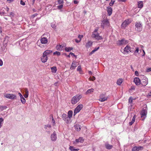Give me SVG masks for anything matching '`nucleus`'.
I'll use <instances>...</instances> for the list:
<instances>
[{"mask_svg": "<svg viewBox=\"0 0 151 151\" xmlns=\"http://www.w3.org/2000/svg\"><path fill=\"white\" fill-rule=\"evenodd\" d=\"M121 52L123 54H125L129 53V52H133L134 51V47H131L129 45H127L124 49L121 48L120 50Z\"/></svg>", "mask_w": 151, "mask_h": 151, "instance_id": "1", "label": "nucleus"}, {"mask_svg": "<svg viewBox=\"0 0 151 151\" xmlns=\"http://www.w3.org/2000/svg\"><path fill=\"white\" fill-rule=\"evenodd\" d=\"M82 96L78 94L73 96L71 102L73 104H75L78 102L81 98Z\"/></svg>", "mask_w": 151, "mask_h": 151, "instance_id": "2", "label": "nucleus"}, {"mask_svg": "<svg viewBox=\"0 0 151 151\" xmlns=\"http://www.w3.org/2000/svg\"><path fill=\"white\" fill-rule=\"evenodd\" d=\"M135 30L136 31L140 32L142 29V25L140 22H137L135 24Z\"/></svg>", "mask_w": 151, "mask_h": 151, "instance_id": "3", "label": "nucleus"}, {"mask_svg": "<svg viewBox=\"0 0 151 151\" xmlns=\"http://www.w3.org/2000/svg\"><path fill=\"white\" fill-rule=\"evenodd\" d=\"M147 110V107H144L142 109V110L140 113V114L141 115V117L142 118H143V119H144L146 117Z\"/></svg>", "mask_w": 151, "mask_h": 151, "instance_id": "4", "label": "nucleus"}, {"mask_svg": "<svg viewBox=\"0 0 151 151\" xmlns=\"http://www.w3.org/2000/svg\"><path fill=\"white\" fill-rule=\"evenodd\" d=\"M4 96L6 98L13 100L17 99V96L13 94L7 93L4 95Z\"/></svg>", "mask_w": 151, "mask_h": 151, "instance_id": "5", "label": "nucleus"}, {"mask_svg": "<svg viewBox=\"0 0 151 151\" xmlns=\"http://www.w3.org/2000/svg\"><path fill=\"white\" fill-rule=\"evenodd\" d=\"M143 78L142 79L141 82V84L142 86H145L148 83V79L144 76H142Z\"/></svg>", "mask_w": 151, "mask_h": 151, "instance_id": "6", "label": "nucleus"}, {"mask_svg": "<svg viewBox=\"0 0 151 151\" xmlns=\"http://www.w3.org/2000/svg\"><path fill=\"white\" fill-rule=\"evenodd\" d=\"M128 43V41L124 39H122L120 40H118L116 42V44L118 45L121 46L126 45Z\"/></svg>", "mask_w": 151, "mask_h": 151, "instance_id": "7", "label": "nucleus"}, {"mask_svg": "<svg viewBox=\"0 0 151 151\" xmlns=\"http://www.w3.org/2000/svg\"><path fill=\"white\" fill-rule=\"evenodd\" d=\"M83 107L82 104L79 105L75 109L74 112V116H75L77 113L79 112Z\"/></svg>", "mask_w": 151, "mask_h": 151, "instance_id": "8", "label": "nucleus"}, {"mask_svg": "<svg viewBox=\"0 0 151 151\" xmlns=\"http://www.w3.org/2000/svg\"><path fill=\"white\" fill-rule=\"evenodd\" d=\"M109 23L108 20L107 19H104L101 24L102 27L104 28V27L109 26Z\"/></svg>", "mask_w": 151, "mask_h": 151, "instance_id": "9", "label": "nucleus"}, {"mask_svg": "<svg viewBox=\"0 0 151 151\" xmlns=\"http://www.w3.org/2000/svg\"><path fill=\"white\" fill-rule=\"evenodd\" d=\"M131 22L129 19H126L122 23L121 27L122 28H125Z\"/></svg>", "mask_w": 151, "mask_h": 151, "instance_id": "10", "label": "nucleus"}, {"mask_svg": "<svg viewBox=\"0 0 151 151\" xmlns=\"http://www.w3.org/2000/svg\"><path fill=\"white\" fill-rule=\"evenodd\" d=\"M57 134L55 131H54L50 136L51 140L52 142L55 141L57 139Z\"/></svg>", "mask_w": 151, "mask_h": 151, "instance_id": "11", "label": "nucleus"}, {"mask_svg": "<svg viewBox=\"0 0 151 151\" xmlns=\"http://www.w3.org/2000/svg\"><path fill=\"white\" fill-rule=\"evenodd\" d=\"M45 36V35H43L40 39L41 42L42 44H47L48 42V39H47V37L44 36Z\"/></svg>", "mask_w": 151, "mask_h": 151, "instance_id": "12", "label": "nucleus"}, {"mask_svg": "<svg viewBox=\"0 0 151 151\" xmlns=\"http://www.w3.org/2000/svg\"><path fill=\"white\" fill-rule=\"evenodd\" d=\"M92 37L97 40H101L102 39V37L99 35V34L98 33H96L95 34H92Z\"/></svg>", "mask_w": 151, "mask_h": 151, "instance_id": "13", "label": "nucleus"}, {"mask_svg": "<svg viewBox=\"0 0 151 151\" xmlns=\"http://www.w3.org/2000/svg\"><path fill=\"white\" fill-rule=\"evenodd\" d=\"M62 118L66 123H68L70 121V119H69L68 115L66 114H63L62 115Z\"/></svg>", "mask_w": 151, "mask_h": 151, "instance_id": "14", "label": "nucleus"}, {"mask_svg": "<svg viewBox=\"0 0 151 151\" xmlns=\"http://www.w3.org/2000/svg\"><path fill=\"white\" fill-rule=\"evenodd\" d=\"M52 51L50 50H47L45 51L43 54V55H45L46 56L48 57L50 56V55L52 53Z\"/></svg>", "mask_w": 151, "mask_h": 151, "instance_id": "15", "label": "nucleus"}, {"mask_svg": "<svg viewBox=\"0 0 151 151\" xmlns=\"http://www.w3.org/2000/svg\"><path fill=\"white\" fill-rule=\"evenodd\" d=\"M134 82L136 85L138 86L141 84V80L139 78L136 77L134 79Z\"/></svg>", "mask_w": 151, "mask_h": 151, "instance_id": "16", "label": "nucleus"}, {"mask_svg": "<svg viewBox=\"0 0 151 151\" xmlns=\"http://www.w3.org/2000/svg\"><path fill=\"white\" fill-rule=\"evenodd\" d=\"M143 149V147L142 146L137 147L135 146L132 149V151H139Z\"/></svg>", "mask_w": 151, "mask_h": 151, "instance_id": "17", "label": "nucleus"}, {"mask_svg": "<svg viewBox=\"0 0 151 151\" xmlns=\"http://www.w3.org/2000/svg\"><path fill=\"white\" fill-rule=\"evenodd\" d=\"M41 60L42 62L45 63L47 62V60L48 59V57L46 56L45 55H43L41 57Z\"/></svg>", "mask_w": 151, "mask_h": 151, "instance_id": "18", "label": "nucleus"}, {"mask_svg": "<svg viewBox=\"0 0 151 151\" xmlns=\"http://www.w3.org/2000/svg\"><path fill=\"white\" fill-rule=\"evenodd\" d=\"M77 63L76 62H73L70 67V69L71 70L74 69L78 65Z\"/></svg>", "mask_w": 151, "mask_h": 151, "instance_id": "19", "label": "nucleus"}, {"mask_svg": "<svg viewBox=\"0 0 151 151\" xmlns=\"http://www.w3.org/2000/svg\"><path fill=\"white\" fill-rule=\"evenodd\" d=\"M107 11L108 12V15L109 16H110L112 14V9L109 6L107 7Z\"/></svg>", "mask_w": 151, "mask_h": 151, "instance_id": "20", "label": "nucleus"}, {"mask_svg": "<svg viewBox=\"0 0 151 151\" xmlns=\"http://www.w3.org/2000/svg\"><path fill=\"white\" fill-rule=\"evenodd\" d=\"M24 91L25 93V94L24 95V97L26 98L28 97L29 91L27 88H25L24 89Z\"/></svg>", "mask_w": 151, "mask_h": 151, "instance_id": "21", "label": "nucleus"}, {"mask_svg": "<svg viewBox=\"0 0 151 151\" xmlns=\"http://www.w3.org/2000/svg\"><path fill=\"white\" fill-rule=\"evenodd\" d=\"M84 141L83 138L82 137H80L78 139H76L75 140V141L74 142H76V143L78 142H83Z\"/></svg>", "mask_w": 151, "mask_h": 151, "instance_id": "22", "label": "nucleus"}, {"mask_svg": "<svg viewBox=\"0 0 151 151\" xmlns=\"http://www.w3.org/2000/svg\"><path fill=\"white\" fill-rule=\"evenodd\" d=\"M51 72L52 73H55L57 71V68L55 66H53L50 68Z\"/></svg>", "mask_w": 151, "mask_h": 151, "instance_id": "23", "label": "nucleus"}, {"mask_svg": "<svg viewBox=\"0 0 151 151\" xmlns=\"http://www.w3.org/2000/svg\"><path fill=\"white\" fill-rule=\"evenodd\" d=\"M69 148L71 151H78L79 150V148H75L74 147L72 146H70Z\"/></svg>", "mask_w": 151, "mask_h": 151, "instance_id": "24", "label": "nucleus"}, {"mask_svg": "<svg viewBox=\"0 0 151 151\" xmlns=\"http://www.w3.org/2000/svg\"><path fill=\"white\" fill-rule=\"evenodd\" d=\"M138 7L139 8H141L143 6V2L142 1H139L138 2Z\"/></svg>", "mask_w": 151, "mask_h": 151, "instance_id": "25", "label": "nucleus"}, {"mask_svg": "<svg viewBox=\"0 0 151 151\" xmlns=\"http://www.w3.org/2000/svg\"><path fill=\"white\" fill-rule=\"evenodd\" d=\"M73 115V111L71 110L69 111L68 112V117L69 118V119H70V118L72 117Z\"/></svg>", "mask_w": 151, "mask_h": 151, "instance_id": "26", "label": "nucleus"}, {"mask_svg": "<svg viewBox=\"0 0 151 151\" xmlns=\"http://www.w3.org/2000/svg\"><path fill=\"white\" fill-rule=\"evenodd\" d=\"M76 130L77 131H80L81 129L80 126L78 124H76L74 126Z\"/></svg>", "mask_w": 151, "mask_h": 151, "instance_id": "27", "label": "nucleus"}, {"mask_svg": "<svg viewBox=\"0 0 151 151\" xmlns=\"http://www.w3.org/2000/svg\"><path fill=\"white\" fill-rule=\"evenodd\" d=\"M94 89L93 88H91L90 89H89L85 93V94L86 95L90 94L92 92H93V91Z\"/></svg>", "mask_w": 151, "mask_h": 151, "instance_id": "28", "label": "nucleus"}, {"mask_svg": "<svg viewBox=\"0 0 151 151\" xmlns=\"http://www.w3.org/2000/svg\"><path fill=\"white\" fill-rule=\"evenodd\" d=\"M102 95L101 96L100 98L99 99V101L101 102H104L107 99V98L106 97H102Z\"/></svg>", "mask_w": 151, "mask_h": 151, "instance_id": "29", "label": "nucleus"}, {"mask_svg": "<svg viewBox=\"0 0 151 151\" xmlns=\"http://www.w3.org/2000/svg\"><path fill=\"white\" fill-rule=\"evenodd\" d=\"M92 42L91 41H88L86 43V47L88 48L91 47L92 44Z\"/></svg>", "mask_w": 151, "mask_h": 151, "instance_id": "30", "label": "nucleus"}, {"mask_svg": "<svg viewBox=\"0 0 151 151\" xmlns=\"http://www.w3.org/2000/svg\"><path fill=\"white\" fill-rule=\"evenodd\" d=\"M133 99L132 96H130L129 99V103L130 104L129 106H132V104L133 102Z\"/></svg>", "mask_w": 151, "mask_h": 151, "instance_id": "31", "label": "nucleus"}, {"mask_svg": "<svg viewBox=\"0 0 151 151\" xmlns=\"http://www.w3.org/2000/svg\"><path fill=\"white\" fill-rule=\"evenodd\" d=\"M63 47V46L61 45H57L56 48L58 50H61L62 49Z\"/></svg>", "mask_w": 151, "mask_h": 151, "instance_id": "32", "label": "nucleus"}, {"mask_svg": "<svg viewBox=\"0 0 151 151\" xmlns=\"http://www.w3.org/2000/svg\"><path fill=\"white\" fill-rule=\"evenodd\" d=\"M123 80L122 79H118L117 81V84L118 85H120L122 82Z\"/></svg>", "mask_w": 151, "mask_h": 151, "instance_id": "33", "label": "nucleus"}, {"mask_svg": "<svg viewBox=\"0 0 151 151\" xmlns=\"http://www.w3.org/2000/svg\"><path fill=\"white\" fill-rule=\"evenodd\" d=\"M105 146L106 149L109 150L111 149L113 147L112 145H110L109 144H106Z\"/></svg>", "mask_w": 151, "mask_h": 151, "instance_id": "34", "label": "nucleus"}, {"mask_svg": "<svg viewBox=\"0 0 151 151\" xmlns=\"http://www.w3.org/2000/svg\"><path fill=\"white\" fill-rule=\"evenodd\" d=\"M136 50L134 51V54L135 55H137V54L138 53V52L139 51V48L138 47H137L135 48Z\"/></svg>", "mask_w": 151, "mask_h": 151, "instance_id": "35", "label": "nucleus"}, {"mask_svg": "<svg viewBox=\"0 0 151 151\" xmlns=\"http://www.w3.org/2000/svg\"><path fill=\"white\" fill-rule=\"evenodd\" d=\"M20 100L22 104H24L26 102V100L23 97V96L20 98Z\"/></svg>", "mask_w": 151, "mask_h": 151, "instance_id": "36", "label": "nucleus"}, {"mask_svg": "<svg viewBox=\"0 0 151 151\" xmlns=\"http://www.w3.org/2000/svg\"><path fill=\"white\" fill-rule=\"evenodd\" d=\"M7 108V106H0V110L2 111L5 109Z\"/></svg>", "mask_w": 151, "mask_h": 151, "instance_id": "37", "label": "nucleus"}, {"mask_svg": "<svg viewBox=\"0 0 151 151\" xmlns=\"http://www.w3.org/2000/svg\"><path fill=\"white\" fill-rule=\"evenodd\" d=\"M73 50V48L71 47H66L65 49V50L67 52H69Z\"/></svg>", "mask_w": 151, "mask_h": 151, "instance_id": "38", "label": "nucleus"}, {"mask_svg": "<svg viewBox=\"0 0 151 151\" xmlns=\"http://www.w3.org/2000/svg\"><path fill=\"white\" fill-rule=\"evenodd\" d=\"M3 121V119L2 118H0V129L2 126Z\"/></svg>", "mask_w": 151, "mask_h": 151, "instance_id": "39", "label": "nucleus"}, {"mask_svg": "<svg viewBox=\"0 0 151 151\" xmlns=\"http://www.w3.org/2000/svg\"><path fill=\"white\" fill-rule=\"evenodd\" d=\"M60 52L58 51H56L53 53V55H57L58 56H59L60 55Z\"/></svg>", "mask_w": 151, "mask_h": 151, "instance_id": "40", "label": "nucleus"}, {"mask_svg": "<svg viewBox=\"0 0 151 151\" xmlns=\"http://www.w3.org/2000/svg\"><path fill=\"white\" fill-rule=\"evenodd\" d=\"M58 4H63L64 3L63 0H58Z\"/></svg>", "mask_w": 151, "mask_h": 151, "instance_id": "41", "label": "nucleus"}, {"mask_svg": "<svg viewBox=\"0 0 151 151\" xmlns=\"http://www.w3.org/2000/svg\"><path fill=\"white\" fill-rule=\"evenodd\" d=\"M115 2V0H111V1L109 3V5L111 6H112Z\"/></svg>", "mask_w": 151, "mask_h": 151, "instance_id": "42", "label": "nucleus"}, {"mask_svg": "<svg viewBox=\"0 0 151 151\" xmlns=\"http://www.w3.org/2000/svg\"><path fill=\"white\" fill-rule=\"evenodd\" d=\"M135 118H136V115H135L133 116V117L132 118V120L131 121V122H132L133 123H134V122H135Z\"/></svg>", "mask_w": 151, "mask_h": 151, "instance_id": "43", "label": "nucleus"}, {"mask_svg": "<svg viewBox=\"0 0 151 151\" xmlns=\"http://www.w3.org/2000/svg\"><path fill=\"white\" fill-rule=\"evenodd\" d=\"M14 16V14L12 12H11L9 13V16H10L11 17H13Z\"/></svg>", "mask_w": 151, "mask_h": 151, "instance_id": "44", "label": "nucleus"}, {"mask_svg": "<svg viewBox=\"0 0 151 151\" xmlns=\"http://www.w3.org/2000/svg\"><path fill=\"white\" fill-rule=\"evenodd\" d=\"M95 79H96V78H95V77H94L93 76V77H90L89 78V80H90V81H93L94 80H95Z\"/></svg>", "mask_w": 151, "mask_h": 151, "instance_id": "45", "label": "nucleus"}, {"mask_svg": "<svg viewBox=\"0 0 151 151\" xmlns=\"http://www.w3.org/2000/svg\"><path fill=\"white\" fill-rule=\"evenodd\" d=\"M51 126L50 125V124H47V125H46L45 126V129H47V127L49 128H50L51 127Z\"/></svg>", "mask_w": 151, "mask_h": 151, "instance_id": "46", "label": "nucleus"}, {"mask_svg": "<svg viewBox=\"0 0 151 151\" xmlns=\"http://www.w3.org/2000/svg\"><path fill=\"white\" fill-rule=\"evenodd\" d=\"M77 71L80 72L81 71V66L79 65L78 66L77 69Z\"/></svg>", "mask_w": 151, "mask_h": 151, "instance_id": "47", "label": "nucleus"}, {"mask_svg": "<svg viewBox=\"0 0 151 151\" xmlns=\"http://www.w3.org/2000/svg\"><path fill=\"white\" fill-rule=\"evenodd\" d=\"M63 6V4H60V5L58 6H57L58 8L59 9H61Z\"/></svg>", "mask_w": 151, "mask_h": 151, "instance_id": "48", "label": "nucleus"}, {"mask_svg": "<svg viewBox=\"0 0 151 151\" xmlns=\"http://www.w3.org/2000/svg\"><path fill=\"white\" fill-rule=\"evenodd\" d=\"M20 4L23 6H24L25 5V3L22 0H21L20 1Z\"/></svg>", "mask_w": 151, "mask_h": 151, "instance_id": "49", "label": "nucleus"}, {"mask_svg": "<svg viewBox=\"0 0 151 151\" xmlns=\"http://www.w3.org/2000/svg\"><path fill=\"white\" fill-rule=\"evenodd\" d=\"M51 122H52V123L53 126H54L55 125V121L54 119L52 120Z\"/></svg>", "mask_w": 151, "mask_h": 151, "instance_id": "50", "label": "nucleus"}, {"mask_svg": "<svg viewBox=\"0 0 151 151\" xmlns=\"http://www.w3.org/2000/svg\"><path fill=\"white\" fill-rule=\"evenodd\" d=\"M98 29H95L94 31L93 32L92 34H95L96 33H98L97 31H98Z\"/></svg>", "mask_w": 151, "mask_h": 151, "instance_id": "51", "label": "nucleus"}, {"mask_svg": "<svg viewBox=\"0 0 151 151\" xmlns=\"http://www.w3.org/2000/svg\"><path fill=\"white\" fill-rule=\"evenodd\" d=\"M83 37V36L82 35H79L78 36V37L80 39V40H81V39Z\"/></svg>", "mask_w": 151, "mask_h": 151, "instance_id": "52", "label": "nucleus"}, {"mask_svg": "<svg viewBox=\"0 0 151 151\" xmlns=\"http://www.w3.org/2000/svg\"><path fill=\"white\" fill-rule=\"evenodd\" d=\"M96 51L95 50H93L89 54V55H91L92 54H93L94 52H95Z\"/></svg>", "mask_w": 151, "mask_h": 151, "instance_id": "53", "label": "nucleus"}, {"mask_svg": "<svg viewBox=\"0 0 151 151\" xmlns=\"http://www.w3.org/2000/svg\"><path fill=\"white\" fill-rule=\"evenodd\" d=\"M3 64V62L2 60L0 59V66H2Z\"/></svg>", "mask_w": 151, "mask_h": 151, "instance_id": "54", "label": "nucleus"}, {"mask_svg": "<svg viewBox=\"0 0 151 151\" xmlns=\"http://www.w3.org/2000/svg\"><path fill=\"white\" fill-rule=\"evenodd\" d=\"M135 75L137 76H139V73L137 71H135Z\"/></svg>", "mask_w": 151, "mask_h": 151, "instance_id": "55", "label": "nucleus"}, {"mask_svg": "<svg viewBox=\"0 0 151 151\" xmlns=\"http://www.w3.org/2000/svg\"><path fill=\"white\" fill-rule=\"evenodd\" d=\"M50 119H51L52 120L54 119L53 115L52 114H51L50 116Z\"/></svg>", "mask_w": 151, "mask_h": 151, "instance_id": "56", "label": "nucleus"}, {"mask_svg": "<svg viewBox=\"0 0 151 151\" xmlns=\"http://www.w3.org/2000/svg\"><path fill=\"white\" fill-rule=\"evenodd\" d=\"M147 72H149L151 71V68H149L147 69Z\"/></svg>", "mask_w": 151, "mask_h": 151, "instance_id": "57", "label": "nucleus"}, {"mask_svg": "<svg viewBox=\"0 0 151 151\" xmlns=\"http://www.w3.org/2000/svg\"><path fill=\"white\" fill-rule=\"evenodd\" d=\"M135 88V87L134 86H132L131 87V89H130V90H134Z\"/></svg>", "mask_w": 151, "mask_h": 151, "instance_id": "58", "label": "nucleus"}, {"mask_svg": "<svg viewBox=\"0 0 151 151\" xmlns=\"http://www.w3.org/2000/svg\"><path fill=\"white\" fill-rule=\"evenodd\" d=\"M81 41V40H78L77 39L75 40V41L77 43H78V42H80Z\"/></svg>", "mask_w": 151, "mask_h": 151, "instance_id": "59", "label": "nucleus"}, {"mask_svg": "<svg viewBox=\"0 0 151 151\" xmlns=\"http://www.w3.org/2000/svg\"><path fill=\"white\" fill-rule=\"evenodd\" d=\"M5 14H6V13L4 12H1V16L4 15Z\"/></svg>", "mask_w": 151, "mask_h": 151, "instance_id": "60", "label": "nucleus"}, {"mask_svg": "<svg viewBox=\"0 0 151 151\" xmlns=\"http://www.w3.org/2000/svg\"><path fill=\"white\" fill-rule=\"evenodd\" d=\"M99 47H97V48H95V49H94V50H95V51H97L99 49Z\"/></svg>", "mask_w": 151, "mask_h": 151, "instance_id": "61", "label": "nucleus"}, {"mask_svg": "<svg viewBox=\"0 0 151 151\" xmlns=\"http://www.w3.org/2000/svg\"><path fill=\"white\" fill-rule=\"evenodd\" d=\"M70 55H71V56H75V55H74V53H73L72 52H70Z\"/></svg>", "mask_w": 151, "mask_h": 151, "instance_id": "62", "label": "nucleus"}, {"mask_svg": "<svg viewBox=\"0 0 151 151\" xmlns=\"http://www.w3.org/2000/svg\"><path fill=\"white\" fill-rule=\"evenodd\" d=\"M18 94H19V96H20V98H21L22 97H23L22 95L20 93H19Z\"/></svg>", "mask_w": 151, "mask_h": 151, "instance_id": "63", "label": "nucleus"}, {"mask_svg": "<svg viewBox=\"0 0 151 151\" xmlns=\"http://www.w3.org/2000/svg\"><path fill=\"white\" fill-rule=\"evenodd\" d=\"M74 4H78V1L76 0H75L74 1Z\"/></svg>", "mask_w": 151, "mask_h": 151, "instance_id": "64", "label": "nucleus"}]
</instances>
